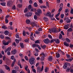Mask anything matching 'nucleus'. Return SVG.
<instances>
[{
    "label": "nucleus",
    "mask_w": 73,
    "mask_h": 73,
    "mask_svg": "<svg viewBox=\"0 0 73 73\" xmlns=\"http://www.w3.org/2000/svg\"><path fill=\"white\" fill-rule=\"evenodd\" d=\"M35 58H34L31 57V58L29 60V62L31 65H33L35 63Z\"/></svg>",
    "instance_id": "nucleus-1"
},
{
    "label": "nucleus",
    "mask_w": 73,
    "mask_h": 73,
    "mask_svg": "<svg viewBox=\"0 0 73 73\" xmlns=\"http://www.w3.org/2000/svg\"><path fill=\"white\" fill-rule=\"evenodd\" d=\"M44 69V66H42L41 68L40 67H38L37 68V71L38 72L40 73L42 71V70Z\"/></svg>",
    "instance_id": "nucleus-2"
},
{
    "label": "nucleus",
    "mask_w": 73,
    "mask_h": 73,
    "mask_svg": "<svg viewBox=\"0 0 73 73\" xmlns=\"http://www.w3.org/2000/svg\"><path fill=\"white\" fill-rule=\"evenodd\" d=\"M41 13H42L41 10L40 9H38L37 10V12H35V14L38 16L40 15V14H41Z\"/></svg>",
    "instance_id": "nucleus-3"
},
{
    "label": "nucleus",
    "mask_w": 73,
    "mask_h": 73,
    "mask_svg": "<svg viewBox=\"0 0 73 73\" xmlns=\"http://www.w3.org/2000/svg\"><path fill=\"white\" fill-rule=\"evenodd\" d=\"M50 41V40L48 39L47 38L43 40V42H44V43H45V44H49Z\"/></svg>",
    "instance_id": "nucleus-4"
},
{
    "label": "nucleus",
    "mask_w": 73,
    "mask_h": 73,
    "mask_svg": "<svg viewBox=\"0 0 73 73\" xmlns=\"http://www.w3.org/2000/svg\"><path fill=\"white\" fill-rule=\"evenodd\" d=\"M9 42H10V41H8L7 42H3V44H4V45H8L9 44Z\"/></svg>",
    "instance_id": "nucleus-5"
},
{
    "label": "nucleus",
    "mask_w": 73,
    "mask_h": 73,
    "mask_svg": "<svg viewBox=\"0 0 73 73\" xmlns=\"http://www.w3.org/2000/svg\"><path fill=\"white\" fill-rule=\"evenodd\" d=\"M4 66L6 69H7V70H8L9 71L10 70V68L7 65H5Z\"/></svg>",
    "instance_id": "nucleus-6"
},
{
    "label": "nucleus",
    "mask_w": 73,
    "mask_h": 73,
    "mask_svg": "<svg viewBox=\"0 0 73 73\" xmlns=\"http://www.w3.org/2000/svg\"><path fill=\"white\" fill-rule=\"evenodd\" d=\"M69 24L64 25V29H68L69 28Z\"/></svg>",
    "instance_id": "nucleus-7"
},
{
    "label": "nucleus",
    "mask_w": 73,
    "mask_h": 73,
    "mask_svg": "<svg viewBox=\"0 0 73 73\" xmlns=\"http://www.w3.org/2000/svg\"><path fill=\"white\" fill-rule=\"evenodd\" d=\"M36 22H33L31 24V25L32 26V27H35V26L36 25Z\"/></svg>",
    "instance_id": "nucleus-8"
},
{
    "label": "nucleus",
    "mask_w": 73,
    "mask_h": 73,
    "mask_svg": "<svg viewBox=\"0 0 73 73\" xmlns=\"http://www.w3.org/2000/svg\"><path fill=\"white\" fill-rule=\"evenodd\" d=\"M48 60L49 61H52V60H53V57H52V56H49L48 58Z\"/></svg>",
    "instance_id": "nucleus-9"
},
{
    "label": "nucleus",
    "mask_w": 73,
    "mask_h": 73,
    "mask_svg": "<svg viewBox=\"0 0 73 73\" xmlns=\"http://www.w3.org/2000/svg\"><path fill=\"white\" fill-rule=\"evenodd\" d=\"M11 50V48H7V49L5 51V52L6 53L7 52L10 51Z\"/></svg>",
    "instance_id": "nucleus-10"
},
{
    "label": "nucleus",
    "mask_w": 73,
    "mask_h": 73,
    "mask_svg": "<svg viewBox=\"0 0 73 73\" xmlns=\"http://www.w3.org/2000/svg\"><path fill=\"white\" fill-rule=\"evenodd\" d=\"M46 16H48V17H50L51 16V13L50 12H48L46 13Z\"/></svg>",
    "instance_id": "nucleus-11"
},
{
    "label": "nucleus",
    "mask_w": 73,
    "mask_h": 73,
    "mask_svg": "<svg viewBox=\"0 0 73 73\" xmlns=\"http://www.w3.org/2000/svg\"><path fill=\"white\" fill-rule=\"evenodd\" d=\"M32 16V14H31L30 13H27L25 15V16H26V17H29V16Z\"/></svg>",
    "instance_id": "nucleus-12"
},
{
    "label": "nucleus",
    "mask_w": 73,
    "mask_h": 73,
    "mask_svg": "<svg viewBox=\"0 0 73 73\" xmlns=\"http://www.w3.org/2000/svg\"><path fill=\"white\" fill-rule=\"evenodd\" d=\"M65 60L66 61H68L70 62L71 61H72V60H73V58H70V59H66Z\"/></svg>",
    "instance_id": "nucleus-13"
},
{
    "label": "nucleus",
    "mask_w": 73,
    "mask_h": 73,
    "mask_svg": "<svg viewBox=\"0 0 73 73\" xmlns=\"http://www.w3.org/2000/svg\"><path fill=\"white\" fill-rule=\"evenodd\" d=\"M26 22L27 24H29L31 23V21L29 19H27Z\"/></svg>",
    "instance_id": "nucleus-14"
},
{
    "label": "nucleus",
    "mask_w": 73,
    "mask_h": 73,
    "mask_svg": "<svg viewBox=\"0 0 73 73\" xmlns=\"http://www.w3.org/2000/svg\"><path fill=\"white\" fill-rule=\"evenodd\" d=\"M68 65H67V64H65L63 66V69H66V68H67Z\"/></svg>",
    "instance_id": "nucleus-15"
},
{
    "label": "nucleus",
    "mask_w": 73,
    "mask_h": 73,
    "mask_svg": "<svg viewBox=\"0 0 73 73\" xmlns=\"http://www.w3.org/2000/svg\"><path fill=\"white\" fill-rule=\"evenodd\" d=\"M64 45L66 46H69V44H68V43H67L66 42H64Z\"/></svg>",
    "instance_id": "nucleus-16"
},
{
    "label": "nucleus",
    "mask_w": 73,
    "mask_h": 73,
    "mask_svg": "<svg viewBox=\"0 0 73 73\" xmlns=\"http://www.w3.org/2000/svg\"><path fill=\"white\" fill-rule=\"evenodd\" d=\"M56 57H57V58H59V57H60V54L59 53H56Z\"/></svg>",
    "instance_id": "nucleus-17"
},
{
    "label": "nucleus",
    "mask_w": 73,
    "mask_h": 73,
    "mask_svg": "<svg viewBox=\"0 0 73 73\" xmlns=\"http://www.w3.org/2000/svg\"><path fill=\"white\" fill-rule=\"evenodd\" d=\"M43 20L45 21H48V19L46 17H44Z\"/></svg>",
    "instance_id": "nucleus-18"
},
{
    "label": "nucleus",
    "mask_w": 73,
    "mask_h": 73,
    "mask_svg": "<svg viewBox=\"0 0 73 73\" xmlns=\"http://www.w3.org/2000/svg\"><path fill=\"white\" fill-rule=\"evenodd\" d=\"M67 31L68 32H72V31H73V29L72 28H70L68 29Z\"/></svg>",
    "instance_id": "nucleus-19"
},
{
    "label": "nucleus",
    "mask_w": 73,
    "mask_h": 73,
    "mask_svg": "<svg viewBox=\"0 0 73 73\" xmlns=\"http://www.w3.org/2000/svg\"><path fill=\"white\" fill-rule=\"evenodd\" d=\"M55 41L56 43H57V44H59V43H60V41H59V39H56V40H55Z\"/></svg>",
    "instance_id": "nucleus-20"
},
{
    "label": "nucleus",
    "mask_w": 73,
    "mask_h": 73,
    "mask_svg": "<svg viewBox=\"0 0 73 73\" xmlns=\"http://www.w3.org/2000/svg\"><path fill=\"white\" fill-rule=\"evenodd\" d=\"M51 31L52 32H53V33H56L57 32V31H56V30L55 29H52L51 30Z\"/></svg>",
    "instance_id": "nucleus-21"
},
{
    "label": "nucleus",
    "mask_w": 73,
    "mask_h": 73,
    "mask_svg": "<svg viewBox=\"0 0 73 73\" xmlns=\"http://www.w3.org/2000/svg\"><path fill=\"white\" fill-rule=\"evenodd\" d=\"M23 36H26V32L25 31H23Z\"/></svg>",
    "instance_id": "nucleus-22"
},
{
    "label": "nucleus",
    "mask_w": 73,
    "mask_h": 73,
    "mask_svg": "<svg viewBox=\"0 0 73 73\" xmlns=\"http://www.w3.org/2000/svg\"><path fill=\"white\" fill-rule=\"evenodd\" d=\"M12 53L13 54H15L16 53V50H14L12 51Z\"/></svg>",
    "instance_id": "nucleus-23"
},
{
    "label": "nucleus",
    "mask_w": 73,
    "mask_h": 73,
    "mask_svg": "<svg viewBox=\"0 0 73 73\" xmlns=\"http://www.w3.org/2000/svg\"><path fill=\"white\" fill-rule=\"evenodd\" d=\"M31 11H32L33 12H36V9L34 8H32L31 9Z\"/></svg>",
    "instance_id": "nucleus-24"
},
{
    "label": "nucleus",
    "mask_w": 73,
    "mask_h": 73,
    "mask_svg": "<svg viewBox=\"0 0 73 73\" xmlns=\"http://www.w3.org/2000/svg\"><path fill=\"white\" fill-rule=\"evenodd\" d=\"M9 34V32L7 31H5V35H8Z\"/></svg>",
    "instance_id": "nucleus-25"
},
{
    "label": "nucleus",
    "mask_w": 73,
    "mask_h": 73,
    "mask_svg": "<svg viewBox=\"0 0 73 73\" xmlns=\"http://www.w3.org/2000/svg\"><path fill=\"white\" fill-rule=\"evenodd\" d=\"M6 3L5 2H3L1 3V5H2V6H5L6 5L5 4Z\"/></svg>",
    "instance_id": "nucleus-26"
},
{
    "label": "nucleus",
    "mask_w": 73,
    "mask_h": 73,
    "mask_svg": "<svg viewBox=\"0 0 73 73\" xmlns=\"http://www.w3.org/2000/svg\"><path fill=\"white\" fill-rule=\"evenodd\" d=\"M66 40L68 42H70V40L68 38H66Z\"/></svg>",
    "instance_id": "nucleus-27"
},
{
    "label": "nucleus",
    "mask_w": 73,
    "mask_h": 73,
    "mask_svg": "<svg viewBox=\"0 0 73 73\" xmlns=\"http://www.w3.org/2000/svg\"><path fill=\"white\" fill-rule=\"evenodd\" d=\"M69 12V10L68 9H66L65 10V13H68Z\"/></svg>",
    "instance_id": "nucleus-28"
},
{
    "label": "nucleus",
    "mask_w": 73,
    "mask_h": 73,
    "mask_svg": "<svg viewBox=\"0 0 73 73\" xmlns=\"http://www.w3.org/2000/svg\"><path fill=\"white\" fill-rule=\"evenodd\" d=\"M34 6L35 7H38V6L37 5V3L36 2H35L34 4Z\"/></svg>",
    "instance_id": "nucleus-29"
},
{
    "label": "nucleus",
    "mask_w": 73,
    "mask_h": 73,
    "mask_svg": "<svg viewBox=\"0 0 73 73\" xmlns=\"http://www.w3.org/2000/svg\"><path fill=\"white\" fill-rule=\"evenodd\" d=\"M40 7L42 9V8H46V7L45 6H40Z\"/></svg>",
    "instance_id": "nucleus-30"
},
{
    "label": "nucleus",
    "mask_w": 73,
    "mask_h": 73,
    "mask_svg": "<svg viewBox=\"0 0 73 73\" xmlns=\"http://www.w3.org/2000/svg\"><path fill=\"white\" fill-rule=\"evenodd\" d=\"M30 38H31V40H33V41H35V39H34V37L33 36H31Z\"/></svg>",
    "instance_id": "nucleus-31"
},
{
    "label": "nucleus",
    "mask_w": 73,
    "mask_h": 73,
    "mask_svg": "<svg viewBox=\"0 0 73 73\" xmlns=\"http://www.w3.org/2000/svg\"><path fill=\"white\" fill-rule=\"evenodd\" d=\"M16 6L15 5H14L12 7V9H14V10L16 9Z\"/></svg>",
    "instance_id": "nucleus-32"
},
{
    "label": "nucleus",
    "mask_w": 73,
    "mask_h": 73,
    "mask_svg": "<svg viewBox=\"0 0 73 73\" xmlns=\"http://www.w3.org/2000/svg\"><path fill=\"white\" fill-rule=\"evenodd\" d=\"M37 44H34L32 45V46L33 48H35V47H37Z\"/></svg>",
    "instance_id": "nucleus-33"
},
{
    "label": "nucleus",
    "mask_w": 73,
    "mask_h": 73,
    "mask_svg": "<svg viewBox=\"0 0 73 73\" xmlns=\"http://www.w3.org/2000/svg\"><path fill=\"white\" fill-rule=\"evenodd\" d=\"M9 21L8 20V19H5V22L6 24H8V23Z\"/></svg>",
    "instance_id": "nucleus-34"
},
{
    "label": "nucleus",
    "mask_w": 73,
    "mask_h": 73,
    "mask_svg": "<svg viewBox=\"0 0 73 73\" xmlns=\"http://www.w3.org/2000/svg\"><path fill=\"white\" fill-rule=\"evenodd\" d=\"M46 5L47 7L49 8V2H46Z\"/></svg>",
    "instance_id": "nucleus-35"
},
{
    "label": "nucleus",
    "mask_w": 73,
    "mask_h": 73,
    "mask_svg": "<svg viewBox=\"0 0 73 73\" xmlns=\"http://www.w3.org/2000/svg\"><path fill=\"white\" fill-rule=\"evenodd\" d=\"M20 56L22 58L24 57V54L22 53H20L19 54Z\"/></svg>",
    "instance_id": "nucleus-36"
},
{
    "label": "nucleus",
    "mask_w": 73,
    "mask_h": 73,
    "mask_svg": "<svg viewBox=\"0 0 73 73\" xmlns=\"http://www.w3.org/2000/svg\"><path fill=\"white\" fill-rule=\"evenodd\" d=\"M20 45L21 47V48H24V45H23V43H21L20 44Z\"/></svg>",
    "instance_id": "nucleus-37"
},
{
    "label": "nucleus",
    "mask_w": 73,
    "mask_h": 73,
    "mask_svg": "<svg viewBox=\"0 0 73 73\" xmlns=\"http://www.w3.org/2000/svg\"><path fill=\"white\" fill-rule=\"evenodd\" d=\"M29 38H27V39H25V42H28V41H29Z\"/></svg>",
    "instance_id": "nucleus-38"
},
{
    "label": "nucleus",
    "mask_w": 73,
    "mask_h": 73,
    "mask_svg": "<svg viewBox=\"0 0 73 73\" xmlns=\"http://www.w3.org/2000/svg\"><path fill=\"white\" fill-rule=\"evenodd\" d=\"M46 45H44L43 46H41V48H42V49H45V48H46Z\"/></svg>",
    "instance_id": "nucleus-39"
},
{
    "label": "nucleus",
    "mask_w": 73,
    "mask_h": 73,
    "mask_svg": "<svg viewBox=\"0 0 73 73\" xmlns=\"http://www.w3.org/2000/svg\"><path fill=\"white\" fill-rule=\"evenodd\" d=\"M12 73H17V72L15 70H13L12 71Z\"/></svg>",
    "instance_id": "nucleus-40"
},
{
    "label": "nucleus",
    "mask_w": 73,
    "mask_h": 73,
    "mask_svg": "<svg viewBox=\"0 0 73 73\" xmlns=\"http://www.w3.org/2000/svg\"><path fill=\"white\" fill-rule=\"evenodd\" d=\"M62 34H60L59 36V39H61V38H62Z\"/></svg>",
    "instance_id": "nucleus-41"
},
{
    "label": "nucleus",
    "mask_w": 73,
    "mask_h": 73,
    "mask_svg": "<svg viewBox=\"0 0 73 73\" xmlns=\"http://www.w3.org/2000/svg\"><path fill=\"white\" fill-rule=\"evenodd\" d=\"M2 28H3V29H7V27L6 26H3L2 27Z\"/></svg>",
    "instance_id": "nucleus-42"
},
{
    "label": "nucleus",
    "mask_w": 73,
    "mask_h": 73,
    "mask_svg": "<svg viewBox=\"0 0 73 73\" xmlns=\"http://www.w3.org/2000/svg\"><path fill=\"white\" fill-rule=\"evenodd\" d=\"M28 66H26L25 67V70H26V71H27L28 70Z\"/></svg>",
    "instance_id": "nucleus-43"
},
{
    "label": "nucleus",
    "mask_w": 73,
    "mask_h": 73,
    "mask_svg": "<svg viewBox=\"0 0 73 73\" xmlns=\"http://www.w3.org/2000/svg\"><path fill=\"white\" fill-rule=\"evenodd\" d=\"M36 47H38L39 50H41V47H40V46L38 45H37Z\"/></svg>",
    "instance_id": "nucleus-44"
},
{
    "label": "nucleus",
    "mask_w": 73,
    "mask_h": 73,
    "mask_svg": "<svg viewBox=\"0 0 73 73\" xmlns=\"http://www.w3.org/2000/svg\"><path fill=\"white\" fill-rule=\"evenodd\" d=\"M34 17L35 20H37V17L36 15H34Z\"/></svg>",
    "instance_id": "nucleus-45"
},
{
    "label": "nucleus",
    "mask_w": 73,
    "mask_h": 73,
    "mask_svg": "<svg viewBox=\"0 0 73 73\" xmlns=\"http://www.w3.org/2000/svg\"><path fill=\"white\" fill-rule=\"evenodd\" d=\"M71 22V20L70 19H68L67 20L66 22L67 23H70V22Z\"/></svg>",
    "instance_id": "nucleus-46"
},
{
    "label": "nucleus",
    "mask_w": 73,
    "mask_h": 73,
    "mask_svg": "<svg viewBox=\"0 0 73 73\" xmlns=\"http://www.w3.org/2000/svg\"><path fill=\"white\" fill-rule=\"evenodd\" d=\"M17 7L19 8H21L22 7V5L19 4L17 5Z\"/></svg>",
    "instance_id": "nucleus-47"
},
{
    "label": "nucleus",
    "mask_w": 73,
    "mask_h": 73,
    "mask_svg": "<svg viewBox=\"0 0 73 73\" xmlns=\"http://www.w3.org/2000/svg\"><path fill=\"white\" fill-rule=\"evenodd\" d=\"M15 41L16 43H18L20 41L19 40L16 39Z\"/></svg>",
    "instance_id": "nucleus-48"
},
{
    "label": "nucleus",
    "mask_w": 73,
    "mask_h": 73,
    "mask_svg": "<svg viewBox=\"0 0 73 73\" xmlns=\"http://www.w3.org/2000/svg\"><path fill=\"white\" fill-rule=\"evenodd\" d=\"M64 14H62L61 15V19H63L64 18Z\"/></svg>",
    "instance_id": "nucleus-49"
},
{
    "label": "nucleus",
    "mask_w": 73,
    "mask_h": 73,
    "mask_svg": "<svg viewBox=\"0 0 73 73\" xmlns=\"http://www.w3.org/2000/svg\"><path fill=\"white\" fill-rule=\"evenodd\" d=\"M60 13H58L55 16V17H58V16H60Z\"/></svg>",
    "instance_id": "nucleus-50"
},
{
    "label": "nucleus",
    "mask_w": 73,
    "mask_h": 73,
    "mask_svg": "<svg viewBox=\"0 0 73 73\" xmlns=\"http://www.w3.org/2000/svg\"><path fill=\"white\" fill-rule=\"evenodd\" d=\"M25 58L26 60H27V61H28V57L27 56H25Z\"/></svg>",
    "instance_id": "nucleus-51"
},
{
    "label": "nucleus",
    "mask_w": 73,
    "mask_h": 73,
    "mask_svg": "<svg viewBox=\"0 0 73 73\" xmlns=\"http://www.w3.org/2000/svg\"><path fill=\"white\" fill-rule=\"evenodd\" d=\"M29 53L28 54V56L29 57H30L31 56V51L30 50L29 51Z\"/></svg>",
    "instance_id": "nucleus-52"
},
{
    "label": "nucleus",
    "mask_w": 73,
    "mask_h": 73,
    "mask_svg": "<svg viewBox=\"0 0 73 73\" xmlns=\"http://www.w3.org/2000/svg\"><path fill=\"white\" fill-rule=\"evenodd\" d=\"M28 7L29 9H31V8H32V6L31 5H29Z\"/></svg>",
    "instance_id": "nucleus-53"
},
{
    "label": "nucleus",
    "mask_w": 73,
    "mask_h": 73,
    "mask_svg": "<svg viewBox=\"0 0 73 73\" xmlns=\"http://www.w3.org/2000/svg\"><path fill=\"white\" fill-rule=\"evenodd\" d=\"M48 37L49 38H50V39H52V37L50 35H48Z\"/></svg>",
    "instance_id": "nucleus-54"
},
{
    "label": "nucleus",
    "mask_w": 73,
    "mask_h": 73,
    "mask_svg": "<svg viewBox=\"0 0 73 73\" xmlns=\"http://www.w3.org/2000/svg\"><path fill=\"white\" fill-rule=\"evenodd\" d=\"M28 28L29 31H31V29H32V28H31V27L30 26L29 27H28Z\"/></svg>",
    "instance_id": "nucleus-55"
},
{
    "label": "nucleus",
    "mask_w": 73,
    "mask_h": 73,
    "mask_svg": "<svg viewBox=\"0 0 73 73\" xmlns=\"http://www.w3.org/2000/svg\"><path fill=\"white\" fill-rule=\"evenodd\" d=\"M70 13L71 14H72V15H73V9H71V11H70Z\"/></svg>",
    "instance_id": "nucleus-56"
},
{
    "label": "nucleus",
    "mask_w": 73,
    "mask_h": 73,
    "mask_svg": "<svg viewBox=\"0 0 73 73\" xmlns=\"http://www.w3.org/2000/svg\"><path fill=\"white\" fill-rule=\"evenodd\" d=\"M27 11H28V9H27L26 8L24 11V13H26Z\"/></svg>",
    "instance_id": "nucleus-57"
},
{
    "label": "nucleus",
    "mask_w": 73,
    "mask_h": 73,
    "mask_svg": "<svg viewBox=\"0 0 73 73\" xmlns=\"http://www.w3.org/2000/svg\"><path fill=\"white\" fill-rule=\"evenodd\" d=\"M62 7H60V9H59L58 10V12H60L61 11H62Z\"/></svg>",
    "instance_id": "nucleus-58"
},
{
    "label": "nucleus",
    "mask_w": 73,
    "mask_h": 73,
    "mask_svg": "<svg viewBox=\"0 0 73 73\" xmlns=\"http://www.w3.org/2000/svg\"><path fill=\"white\" fill-rule=\"evenodd\" d=\"M16 38H19V35H18V34H17L16 35Z\"/></svg>",
    "instance_id": "nucleus-59"
},
{
    "label": "nucleus",
    "mask_w": 73,
    "mask_h": 73,
    "mask_svg": "<svg viewBox=\"0 0 73 73\" xmlns=\"http://www.w3.org/2000/svg\"><path fill=\"white\" fill-rule=\"evenodd\" d=\"M54 41H55V39H54L51 40H50V42H54Z\"/></svg>",
    "instance_id": "nucleus-60"
},
{
    "label": "nucleus",
    "mask_w": 73,
    "mask_h": 73,
    "mask_svg": "<svg viewBox=\"0 0 73 73\" xmlns=\"http://www.w3.org/2000/svg\"><path fill=\"white\" fill-rule=\"evenodd\" d=\"M60 23H63V19H61L60 20Z\"/></svg>",
    "instance_id": "nucleus-61"
},
{
    "label": "nucleus",
    "mask_w": 73,
    "mask_h": 73,
    "mask_svg": "<svg viewBox=\"0 0 73 73\" xmlns=\"http://www.w3.org/2000/svg\"><path fill=\"white\" fill-rule=\"evenodd\" d=\"M60 53L62 55H65V53L63 51H61Z\"/></svg>",
    "instance_id": "nucleus-62"
},
{
    "label": "nucleus",
    "mask_w": 73,
    "mask_h": 73,
    "mask_svg": "<svg viewBox=\"0 0 73 73\" xmlns=\"http://www.w3.org/2000/svg\"><path fill=\"white\" fill-rule=\"evenodd\" d=\"M0 37H1V38H4V36H3V35H1L0 36Z\"/></svg>",
    "instance_id": "nucleus-63"
},
{
    "label": "nucleus",
    "mask_w": 73,
    "mask_h": 73,
    "mask_svg": "<svg viewBox=\"0 0 73 73\" xmlns=\"http://www.w3.org/2000/svg\"><path fill=\"white\" fill-rule=\"evenodd\" d=\"M14 58H15V57H14V56H11V60H13V59H14Z\"/></svg>",
    "instance_id": "nucleus-64"
}]
</instances>
